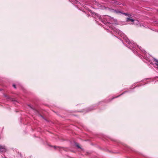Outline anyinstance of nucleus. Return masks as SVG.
Here are the masks:
<instances>
[{
  "label": "nucleus",
  "mask_w": 158,
  "mask_h": 158,
  "mask_svg": "<svg viewBox=\"0 0 158 158\" xmlns=\"http://www.w3.org/2000/svg\"><path fill=\"white\" fill-rule=\"evenodd\" d=\"M13 87L15 88H16V87H15V85H13Z\"/></svg>",
  "instance_id": "nucleus-6"
},
{
  "label": "nucleus",
  "mask_w": 158,
  "mask_h": 158,
  "mask_svg": "<svg viewBox=\"0 0 158 158\" xmlns=\"http://www.w3.org/2000/svg\"><path fill=\"white\" fill-rule=\"evenodd\" d=\"M76 145L78 148H81L80 146L78 144H76Z\"/></svg>",
  "instance_id": "nucleus-4"
},
{
  "label": "nucleus",
  "mask_w": 158,
  "mask_h": 158,
  "mask_svg": "<svg viewBox=\"0 0 158 158\" xmlns=\"http://www.w3.org/2000/svg\"><path fill=\"white\" fill-rule=\"evenodd\" d=\"M114 12H115L116 13H121L120 12V11H117L116 10H114Z\"/></svg>",
  "instance_id": "nucleus-5"
},
{
  "label": "nucleus",
  "mask_w": 158,
  "mask_h": 158,
  "mask_svg": "<svg viewBox=\"0 0 158 158\" xmlns=\"http://www.w3.org/2000/svg\"><path fill=\"white\" fill-rule=\"evenodd\" d=\"M126 21L127 22L131 21V22H133L134 21V20L132 19L131 16H130V17H129L127 18Z\"/></svg>",
  "instance_id": "nucleus-2"
},
{
  "label": "nucleus",
  "mask_w": 158,
  "mask_h": 158,
  "mask_svg": "<svg viewBox=\"0 0 158 158\" xmlns=\"http://www.w3.org/2000/svg\"><path fill=\"white\" fill-rule=\"evenodd\" d=\"M123 14L124 15H125L126 16H128V17H130V16H131V15H130L129 14L125 13H123Z\"/></svg>",
  "instance_id": "nucleus-3"
},
{
  "label": "nucleus",
  "mask_w": 158,
  "mask_h": 158,
  "mask_svg": "<svg viewBox=\"0 0 158 158\" xmlns=\"http://www.w3.org/2000/svg\"><path fill=\"white\" fill-rule=\"evenodd\" d=\"M6 151V149L4 146L0 145V151L4 152Z\"/></svg>",
  "instance_id": "nucleus-1"
}]
</instances>
